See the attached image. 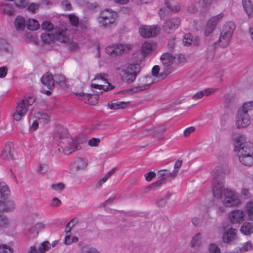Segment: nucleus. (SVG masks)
I'll return each mask as SVG.
<instances>
[{"instance_id":"obj_1","label":"nucleus","mask_w":253,"mask_h":253,"mask_svg":"<svg viewBox=\"0 0 253 253\" xmlns=\"http://www.w3.org/2000/svg\"><path fill=\"white\" fill-rule=\"evenodd\" d=\"M41 40L43 43L51 44L55 40L62 43H67L70 42L69 37L66 35V30H56L54 34L48 33H43L41 35Z\"/></svg>"},{"instance_id":"obj_2","label":"nucleus","mask_w":253,"mask_h":253,"mask_svg":"<svg viewBox=\"0 0 253 253\" xmlns=\"http://www.w3.org/2000/svg\"><path fill=\"white\" fill-rule=\"evenodd\" d=\"M235 141V150L238 151L239 156H244L253 154V144L250 142H245L246 138L244 135L238 136Z\"/></svg>"},{"instance_id":"obj_3","label":"nucleus","mask_w":253,"mask_h":253,"mask_svg":"<svg viewBox=\"0 0 253 253\" xmlns=\"http://www.w3.org/2000/svg\"><path fill=\"white\" fill-rule=\"evenodd\" d=\"M57 142L62 151L68 154H70L81 148L80 146L76 145L74 139L69 136H60Z\"/></svg>"},{"instance_id":"obj_4","label":"nucleus","mask_w":253,"mask_h":253,"mask_svg":"<svg viewBox=\"0 0 253 253\" xmlns=\"http://www.w3.org/2000/svg\"><path fill=\"white\" fill-rule=\"evenodd\" d=\"M175 58V57L169 52L164 53L161 55L160 59L164 66L159 76L161 79H164L172 72L173 69L169 66Z\"/></svg>"},{"instance_id":"obj_5","label":"nucleus","mask_w":253,"mask_h":253,"mask_svg":"<svg viewBox=\"0 0 253 253\" xmlns=\"http://www.w3.org/2000/svg\"><path fill=\"white\" fill-rule=\"evenodd\" d=\"M223 195L224 199L222 201V203L226 207H236L241 203L239 194L232 189H225Z\"/></svg>"},{"instance_id":"obj_6","label":"nucleus","mask_w":253,"mask_h":253,"mask_svg":"<svg viewBox=\"0 0 253 253\" xmlns=\"http://www.w3.org/2000/svg\"><path fill=\"white\" fill-rule=\"evenodd\" d=\"M245 103L242 108L239 109L236 116V125L238 127H246L251 123L250 117L248 112L251 110L249 108H245Z\"/></svg>"},{"instance_id":"obj_7","label":"nucleus","mask_w":253,"mask_h":253,"mask_svg":"<svg viewBox=\"0 0 253 253\" xmlns=\"http://www.w3.org/2000/svg\"><path fill=\"white\" fill-rule=\"evenodd\" d=\"M117 13L109 9L103 10L99 18V23L103 27L106 28L113 24L116 19Z\"/></svg>"},{"instance_id":"obj_8","label":"nucleus","mask_w":253,"mask_h":253,"mask_svg":"<svg viewBox=\"0 0 253 253\" xmlns=\"http://www.w3.org/2000/svg\"><path fill=\"white\" fill-rule=\"evenodd\" d=\"M160 31V28L156 26L142 25L139 29L141 37L150 38L157 36Z\"/></svg>"},{"instance_id":"obj_9","label":"nucleus","mask_w":253,"mask_h":253,"mask_svg":"<svg viewBox=\"0 0 253 253\" xmlns=\"http://www.w3.org/2000/svg\"><path fill=\"white\" fill-rule=\"evenodd\" d=\"M25 101L21 100L16 107L15 112L13 114V118L15 121H19L28 112V108L25 106Z\"/></svg>"},{"instance_id":"obj_10","label":"nucleus","mask_w":253,"mask_h":253,"mask_svg":"<svg viewBox=\"0 0 253 253\" xmlns=\"http://www.w3.org/2000/svg\"><path fill=\"white\" fill-rule=\"evenodd\" d=\"M153 82L151 77H143L139 80L138 85L134 87L133 90L135 92L145 90L149 88L150 85L152 84Z\"/></svg>"},{"instance_id":"obj_11","label":"nucleus","mask_w":253,"mask_h":253,"mask_svg":"<svg viewBox=\"0 0 253 253\" xmlns=\"http://www.w3.org/2000/svg\"><path fill=\"white\" fill-rule=\"evenodd\" d=\"M16 208V204L12 199H5L3 198L0 201V211L3 212H10L13 211Z\"/></svg>"},{"instance_id":"obj_12","label":"nucleus","mask_w":253,"mask_h":253,"mask_svg":"<svg viewBox=\"0 0 253 253\" xmlns=\"http://www.w3.org/2000/svg\"><path fill=\"white\" fill-rule=\"evenodd\" d=\"M245 217L244 211L240 210H235L229 214V219L232 223H240L244 221Z\"/></svg>"},{"instance_id":"obj_13","label":"nucleus","mask_w":253,"mask_h":253,"mask_svg":"<svg viewBox=\"0 0 253 253\" xmlns=\"http://www.w3.org/2000/svg\"><path fill=\"white\" fill-rule=\"evenodd\" d=\"M180 23V20L179 18H171L166 21L163 25L164 30L170 33V30H173L177 28Z\"/></svg>"},{"instance_id":"obj_14","label":"nucleus","mask_w":253,"mask_h":253,"mask_svg":"<svg viewBox=\"0 0 253 253\" xmlns=\"http://www.w3.org/2000/svg\"><path fill=\"white\" fill-rule=\"evenodd\" d=\"M157 45L153 42H145L141 48V53L143 56L151 55L156 49Z\"/></svg>"},{"instance_id":"obj_15","label":"nucleus","mask_w":253,"mask_h":253,"mask_svg":"<svg viewBox=\"0 0 253 253\" xmlns=\"http://www.w3.org/2000/svg\"><path fill=\"white\" fill-rule=\"evenodd\" d=\"M224 183L222 182H213L212 193L213 196L217 199H220L223 194Z\"/></svg>"},{"instance_id":"obj_16","label":"nucleus","mask_w":253,"mask_h":253,"mask_svg":"<svg viewBox=\"0 0 253 253\" xmlns=\"http://www.w3.org/2000/svg\"><path fill=\"white\" fill-rule=\"evenodd\" d=\"M76 95L80 97V99L88 104L93 105L94 103H96L97 100V96H93L90 94L80 92H77Z\"/></svg>"},{"instance_id":"obj_17","label":"nucleus","mask_w":253,"mask_h":253,"mask_svg":"<svg viewBox=\"0 0 253 253\" xmlns=\"http://www.w3.org/2000/svg\"><path fill=\"white\" fill-rule=\"evenodd\" d=\"M237 230L230 228L223 235V240L225 243H230L235 240L237 238Z\"/></svg>"},{"instance_id":"obj_18","label":"nucleus","mask_w":253,"mask_h":253,"mask_svg":"<svg viewBox=\"0 0 253 253\" xmlns=\"http://www.w3.org/2000/svg\"><path fill=\"white\" fill-rule=\"evenodd\" d=\"M41 82L49 89H52L54 87L55 81L51 74L46 73L44 74L41 78Z\"/></svg>"},{"instance_id":"obj_19","label":"nucleus","mask_w":253,"mask_h":253,"mask_svg":"<svg viewBox=\"0 0 253 253\" xmlns=\"http://www.w3.org/2000/svg\"><path fill=\"white\" fill-rule=\"evenodd\" d=\"M50 248V244L48 241L43 242L41 245L37 248L36 246H31L28 251L29 253H44Z\"/></svg>"},{"instance_id":"obj_20","label":"nucleus","mask_w":253,"mask_h":253,"mask_svg":"<svg viewBox=\"0 0 253 253\" xmlns=\"http://www.w3.org/2000/svg\"><path fill=\"white\" fill-rule=\"evenodd\" d=\"M235 25L232 22H228L224 25L220 35L231 38L235 29Z\"/></svg>"},{"instance_id":"obj_21","label":"nucleus","mask_w":253,"mask_h":253,"mask_svg":"<svg viewBox=\"0 0 253 253\" xmlns=\"http://www.w3.org/2000/svg\"><path fill=\"white\" fill-rule=\"evenodd\" d=\"M235 25L232 22H228L224 25L220 35L231 38L235 29Z\"/></svg>"},{"instance_id":"obj_22","label":"nucleus","mask_w":253,"mask_h":253,"mask_svg":"<svg viewBox=\"0 0 253 253\" xmlns=\"http://www.w3.org/2000/svg\"><path fill=\"white\" fill-rule=\"evenodd\" d=\"M213 181L225 182V173L222 168L216 167L213 170Z\"/></svg>"},{"instance_id":"obj_23","label":"nucleus","mask_w":253,"mask_h":253,"mask_svg":"<svg viewBox=\"0 0 253 253\" xmlns=\"http://www.w3.org/2000/svg\"><path fill=\"white\" fill-rule=\"evenodd\" d=\"M4 159L12 160L13 156V149L12 148V144H8L5 146L1 154Z\"/></svg>"},{"instance_id":"obj_24","label":"nucleus","mask_w":253,"mask_h":253,"mask_svg":"<svg viewBox=\"0 0 253 253\" xmlns=\"http://www.w3.org/2000/svg\"><path fill=\"white\" fill-rule=\"evenodd\" d=\"M128 103V102H127L124 101H118L116 100H114L108 102L107 106L108 108L110 109H122L126 107V104Z\"/></svg>"},{"instance_id":"obj_25","label":"nucleus","mask_w":253,"mask_h":253,"mask_svg":"<svg viewBox=\"0 0 253 253\" xmlns=\"http://www.w3.org/2000/svg\"><path fill=\"white\" fill-rule=\"evenodd\" d=\"M216 89L212 88H208L205 90L199 91L193 95V99L197 100L202 98L204 96H209L215 92Z\"/></svg>"},{"instance_id":"obj_26","label":"nucleus","mask_w":253,"mask_h":253,"mask_svg":"<svg viewBox=\"0 0 253 253\" xmlns=\"http://www.w3.org/2000/svg\"><path fill=\"white\" fill-rule=\"evenodd\" d=\"M14 25L18 31H22L24 29L26 23L24 18L20 16H17L14 21Z\"/></svg>"},{"instance_id":"obj_27","label":"nucleus","mask_w":253,"mask_h":253,"mask_svg":"<svg viewBox=\"0 0 253 253\" xmlns=\"http://www.w3.org/2000/svg\"><path fill=\"white\" fill-rule=\"evenodd\" d=\"M122 72L123 73L122 79L124 82L126 83L131 84L135 80L136 77L134 76V75L127 72L125 69L123 70Z\"/></svg>"},{"instance_id":"obj_28","label":"nucleus","mask_w":253,"mask_h":253,"mask_svg":"<svg viewBox=\"0 0 253 253\" xmlns=\"http://www.w3.org/2000/svg\"><path fill=\"white\" fill-rule=\"evenodd\" d=\"M240 162L246 166H251L253 164V157L252 155L239 156Z\"/></svg>"},{"instance_id":"obj_29","label":"nucleus","mask_w":253,"mask_h":253,"mask_svg":"<svg viewBox=\"0 0 253 253\" xmlns=\"http://www.w3.org/2000/svg\"><path fill=\"white\" fill-rule=\"evenodd\" d=\"M243 5L245 10L249 17L253 16V7L250 0H243Z\"/></svg>"},{"instance_id":"obj_30","label":"nucleus","mask_w":253,"mask_h":253,"mask_svg":"<svg viewBox=\"0 0 253 253\" xmlns=\"http://www.w3.org/2000/svg\"><path fill=\"white\" fill-rule=\"evenodd\" d=\"M0 10L4 14L12 15L14 13V9L12 5L8 3H1L0 5Z\"/></svg>"},{"instance_id":"obj_31","label":"nucleus","mask_w":253,"mask_h":253,"mask_svg":"<svg viewBox=\"0 0 253 253\" xmlns=\"http://www.w3.org/2000/svg\"><path fill=\"white\" fill-rule=\"evenodd\" d=\"M26 27L30 30H36L40 27V24L35 19H29L26 21Z\"/></svg>"},{"instance_id":"obj_32","label":"nucleus","mask_w":253,"mask_h":253,"mask_svg":"<svg viewBox=\"0 0 253 253\" xmlns=\"http://www.w3.org/2000/svg\"><path fill=\"white\" fill-rule=\"evenodd\" d=\"M127 72L131 73L136 76L137 74L141 70V67L138 64H131L129 65L126 69Z\"/></svg>"},{"instance_id":"obj_33","label":"nucleus","mask_w":253,"mask_h":253,"mask_svg":"<svg viewBox=\"0 0 253 253\" xmlns=\"http://www.w3.org/2000/svg\"><path fill=\"white\" fill-rule=\"evenodd\" d=\"M253 229V225L250 222H246L242 226L240 231L245 235H249L252 232Z\"/></svg>"},{"instance_id":"obj_34","label":"nucleus","mask_w":253,"mask_h":253,"mask_svg":"<svg viewBox=\"0 0 253 253\" xmlns=\"http://www.w3.org/2000/svg\"><path fill=\"white\" fill-rule=\"evenodd\" d=\"M76 165L78 170L84 169L87 165V160L84 158H78L76 160Z\"/></svg>"},{"instance_id":"obj_35","label":"nucleus","mask_w":253,"mask_h":253,"mask_svg":"<svg viewBox=\"0 0 253 253\" xmlns=\"http://www.w3.org/2000/svg\"><path fill=\"white\" fill-rule=\"evenodd\" d=\"M10 194V191L8 186L4 183H0V194L1 198L8 197Z\"/></svg>"},{"instance_id":"obj_36","label":"nucleus","mask_w":253,"mask_h":253,"mask_svg":"<svg viewBox=\"0 0 253 253\" xmlns=\"http://www.w3.org/2000/svg\"><path fill=\"white\" fill-rule=\"evenodd\" d=\"M173 0H166L165 4L172 11L177 12L180 9V6L177 5H174Z\"/></svg>"},{"instance_id":"obj_37","label":"nucleus","mask_w":253,"mask_h":253,"mask_svg":"<svg viewBox=\"0 0 253 253\" xmlns=\"http://www.w3.org/2000/svg\"><path fill=\"white\" fill-rule=\"evenodd\" d=\"M116 56L120 55L129 50L128 47L125 44L114 45Z\"/></svg>"},{"instance_id":"obj_38","label":"nucleus","mask_w":253,"mask_h":253,"mask_svg":"<svg viewBox=\"0 0 253 253\" xmlns=\"http://www.w3.org/2000/svg\"><path fill=\"white\" fill-rule=\"evenodd\" d=\"M224 16V14L221 13L214 16L211 18L208 21L210 22L215 27L217 26V24L222 20Z\"/></svg>"},{"instance_id":"obj_39","label":"nucleus","mask_w":253,"mask_h":253,"mask_svg":"<svg viewBox=\"0 0 253 253\" xmlns=\"http://www.w3.org/2000/svg\"><path fill=\"white\" fill-rule=\"evenodd\" d=\"M71 231H68L66 236L65 238L64 243L66 245H70L72 243H76L78 241V238L76 236H73L71 238Z\"/></svg>"},{"instance_id":"obj_40","label":"nucleus","mask_w":253,"mask_h":253,"mask_svg":"<svg viewBox=\"0 0 253 253\" xmlns=\"http://www.w3.org/2000/svg\"><path fill=\"white\" fill-rule=\"evenodd\" d=\"M231 39V38L228 36L220 35L219 39V45L222 47H227L229 44Z\"/></svg>"},{"instance_id":"obj_41","label":"nucleus","mask_w":253,"mask_h":253,"mask_svg":"<svg viewBox=\"0 0 253 253\" xmlns=\"http://www.w3.org/2000/svg\"><path fill=\"white\" fill-rule=\"evenodd\" d=\"M37 116L38 120L40 123L45 124L49 122L50 120L49 116L45 113H38Z\"/></svg>"},{"instance_id":"obj_42","label":"nucleus","mask_w":253,"mask_h":253,"mask_svg":"<svg viewBox=\"0 0 253 253\" xmlns=\"http://www.w3.org/2000/svg\"><path fill=\"white\" fill-rule=\"evenodd\" d=\"M182 163V161L181 160H177L175 162L173 171L171 172H169V175L172 178H174L177 175V172L180 168L181 167Z\"/></svg>"},{"instance_id":"obj_43","label":"nucleus","mask_w":253,"mask_h":253,"mask_svg":"<svg viewBox=\"0 0 253 253\" xmlns=\"http://www.w3.org/2000/svg\"><path fill=\"white\" fill-rule=\"evenodd\" d=\"M9 224L7 217L0 212V229L6 227Z\"/></svg>"},{"instance_id":"obj_44","label":"nucleus","mask_w":253,"mask_h":253,"mask_svg":"<svg viewBox=\"0 0 253 253\" xmlns=\"http://www.w3.org/2000/svg\"><path fill=\"white\" fill-rule=\"evenodd\" d=\"M42 30L50 32L54 29L53 24L49 21H43L41 25Z\"/></svg>"},{"instance_id":"obj_45","label":"nucleus","mask_w":253,"mask_h":253,"mask_svg":"<svg viewBox=\"0 0 253 253\" xmlns=\"http://www.w3.org/2000/svg\"><path fill=\"white\" fill-rule=\"evenodd\" d=\"M201 234L199 233L195 235L191 241L192 247L199 246L201 244Z\"/></svg>"},{"instance_id":"obj_46","label":"nucleus","mask_w":253,"mask_h":253,"mask_svg":"<svg viewBox=\"0 0 253 253\" xmlns=\"http://www.w3.org/2000/svg\"><path fill=\"white\" fill-rule=\"evenodd\" d=\"M215 27L208 21L204 28V35L209 36L214 30Z\"/></svg>"},{"instance_id":"obj_47","label":"nucleus","mask_w":253,"mask_h":253,"mask_svg":"<svg viewBox=\"0 0 253 253\" xmlns=\"http://www.w3.org/2000/svg\"><path fill=\"white\" fill-rule=\"evenodd\" d=\"M246 208L249 218L253 220V202H248Z\"/></svg>"},{"instance_id":"obj_48","label":"nucleus","mask_w":253,"mask_h":253,"mask_svg":"<svg viewBox=\"0 0 253 253\" xmlns=\"http://www.w3.org/2000/svg\"><path fill=\"white\" fill-rule=\"evenodd\" d=\"M69 21L72 25L77 27L79 25V18L74 14H71L68 15Z\"/></svg>"},{"instance_id":"obj_49","label":"nucleus","mask_w":253,"mask_h":253,"mask_svg":"<svg viewBox=\"0 0 253 253\" xmlns=\"http://www.w3.org/2000/svg\"><path fill=\"white\" fill-rule=\"evenodd\" d=\"M15 5L19 8H25L28 5V0H15Z\"/></svg>"},{"instance_id":"obj_50","label":"nucleus","mask_w":253,"mask_h":253,"mask_svg":"<svg viewBox=\"0 0 253 253\" xmlns=\"http://www.w3.org/2000/svg\"><path fill=\"white\" fill-rule=\"evenodd\" d=\"M49 170V167L45 164H41L37 169V172L41 174H43L47 172Z\"/></svg>"},{"instance_id":"obj_51","label":"nucleus","mask_w":253,"mask_h":253,"mask_svg":"<svg viewBox=\"0 0 253 253\" xmlns=\"http://www.w3.org/2000/svg\"><path fill=\"white\" fill-rule=\"evenodd\" d=\"M235 99V95L234 94H227L224 96V103L226 106H228L232 103Z\"/></svg>"},{"instance_id":"obj_52","label":"nucleus","mask_w":253,"mask_h":253,"mask_svg":"<svg viewBox=\"0 0 253 253\" xmlns=\"http://www.w3.org/2000/svg\"><path fill=\"white\" fill-rule=\"evenodd\" d=\"M167 180V178H163L160 180H158L155 182L153 183L149 187L151 189H155L157 188L159 186H160L161 185L165 183Z\"/></svg>"},{"instance_id":"obj_53","label":"nucleus","mask_w":253,"mask_h":253,"mask_svg":"<svg viewBox=\"0 0 253 253\" xmlns=\"http://www.w3.org/2000/svg\"><path fill=\"white\" fill-rule=\"evenodd\" d=\"M78 222V219L77 218H73L71 220L66 226L65 231L66 233L68 231H71V228L75 226Z\"/></svg>"},{"instance_id":"obj_54","label":"nucleus","mask_w":253,"mask_h":253,"mask_svg":"<svg viewBox=\"0 0 253 253\" xmlns=\"http://www.w3.org/2000/svg\"><path fill=\"white\" fill-rule=\"evenodd\" d=\"M55 81L60 85L62 86L65 84V78L61 75H56L55 76Z\"/></svg>"},{"instance_id":"obj_55","label":"nucleus","mask_w":253,"mask_h":253,"mask_svg":"<svg viewBox=\"0 0 253 253\" xmlns=\"http://www.w3.org/2000/svg\"><path fill=\"white\" fill-rule=\"evenodd\" d=\"M51 186L53 190L58 192H61L65 188V185L63 183L53 184Z\"/></svg>"},{"instance_id":"obj_56","label":"nucleus","mask_w":253,"mask_h":253,"mask_svg":"<svg viewBox=\"0 0 253 253\" xmlns=\"http://www.w3.org/2000/svg\"><path fill=\"white\" fill-rule=\"evenodd\" d=\"M210 253H221L219 247L215 244H211L209 247Z\"/></svg>"},{"instance_id":"obj_57","label":"nucleus","mask_w":253,"mask_h":253,"mask_svg":"<svg viewBox=\"0 0 253 253\" xmlns=\"http://www.w3.org/2000/svg\"><path fill=\"white\" fill-rule=\"evenodd\" d=\"M0 253H13V250L6 245H0Z\"/></svg>"},{"instance_id":"obj_58","label":"nucleus","mask_w":253,"mask_h":253,"mask_svg":"<svg viewBox=\"0 0 253 253\" xmlns=\"http://www.w3.org/2000/svg\"><path fill=\"white\" fill-rule=\"evenodd\" d=\"M183 41L184 45L189 46L192 44V37L190 34H186Z\"/></svg>"},{"instance_id":"obj_59","label":"nucleus","mask_w":253,"mask_h":253,"mask_svg":"<svg viewBox=\"0 0 253 253\" xmlns=\"http://www.w3.org/2000/svg\"><path fill=\"white\" fill-rule=\"evenodd\" d=\"M39 6L40 4H39L32 3L28 6L27 10L28 11L34 13H36L37 10L39 9Z\"/></svg>"},{"instance_id":"obj_60","label":"nucleus","mask_w":253,"mask_h":253,"mask_svg":"<svg viewBox=\"0 0 253 253\" xmlns=\"http://www.w3.org/2000/svg\"><path fill=\"white\" fill-rule=\"evenodd\" d=\"M115 170L116 168H114L111 171L107 172V173L100 180V184L105 182L114 173Z\"/></svg>"},{"instance_id":"obj_61","label":"nucleus","mask_w":253,"mask_h":253,"mask_svg":"<svg viewBox=\"0 0 253 253\" xmlns=\"http://www.w3.org/2000/svg\"><path fill=\"white\" fill-rule=\"evenodd\" d=\"M80 26L82 29H86L89 26V22L87 18H84L79 22Z\"/></svg>"},{"instance_id":"obj_62","label":"nucleus","mask_w":253,"mask_h":253,"mask_svg":"<svg viewBox=\"0 0 253 253\" xmlns=\"http://www.w3.org/2000/svg\"><path fill=\"white\" fill-rule=\"evenodd\" d=\"M252 249V244L249 242L244 243L240 248V251L242 252H246Z\"/></svg>"},{"instance_id":"obj_63","label":"nucleus","mask_w":253,"mask_h":253,"mask_svg":"<svg viewBox=\"0 0 253 253\" xmlns=\"http://www.w3.org/2000/svg\"><path fill=\"white\" fill-rule=\"evenodd\" d=\"M187 10L189 13H195L198 11V7L195 4L191 3L187 6Z\"/></svg>"},{"instance_id":"obj_64","label":"nucleus","mask_w":253,"mask_h":253,"mask_svg":"<svg viewBox=\"0 0 253 253\" xmlns=\"http://www.w3.org/2000/svg\"><path fill=\"white\" fill-rule=\"evenodd\" d=\"M100 142V139L98 138H92L88 142V144L90 146H97Z\"/></svg>"}]
</instances>
